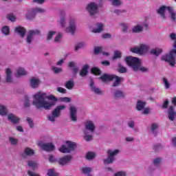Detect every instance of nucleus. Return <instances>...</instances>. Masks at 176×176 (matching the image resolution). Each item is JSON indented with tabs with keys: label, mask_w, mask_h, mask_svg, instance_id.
Segmentation results:
<instances>
[{
	"label": "nucleus",
	"mask_w": 176,
	"mask_h": 176,
	"mask_svg": "<svg viewBox=\"0 0 176 176\" xmlns=\"http://www.w3.org/2000/svg\"><path fill=\"white\" fill-rule=\"evenodd\" d=\"M33 98L32 104L36 109H45V111H50L56 105V102L58 101L54 95H47L43 92H37Z\"/></svg>",
	"instance_id": "nucleus-1"
},
{
	"label": "nucleus",
	"mask_w": 176,
	"mask_h": 176,
	"mask_svg": "<svg viewBox=\"0 0 176 176\" xmlns=\"http://www.w3.org/2000/svg\"><path fill=\"white\" fill-rule=\"evenodd\" d=\"M126 64L132 68L135 72L141 71V72H148L149 69L148 67L141 66V60L138 58L133 56H126L124 58Z\"/></svg>",
	"instance_id": "nucleus-2"
},
{
	"label": "nucleus",
	"mask_w": 176,
	"mask_h": 176,
	"mask_svg": "<svg viewBox=\"0 0 176 176\" xmlns=\"http://www.w3.org/2000/svg\"><path fill=\"white\" fill-rule=\"evenodd\" d=\"M157 13L160 15L162 19H166L167 16L170 14L171 19L173 21L176 20V12L171 7L163 6L157 10Z\"/></svg>",
	"instance_id": "nucleus-3"
},
{
	"label": "nucleus",
	"mask_w": 176,
	"mask_h": 176,
	"mask_svg": "<svg viewBox=\"0 0 176 176\" xmlns=\"http://www.w3.org/2000/svg\"><path fill=\"white\" fill-rule=\"evenodd\" d=\"M96 131V124L92 121H87L85 123V130L84 133V140L87 142L93 140V134Z\"/></svg>",
	"instance_id": "nucleus-4"
},
{
	"label": "nucleus",
	"mask_w": 176,
	"mask_h": 176,
	"mask_svg": "<svg viewBox=\"0 0 176 176\" xmlns=\"http://www.w3.org/2000/svg\"><path fill=\"white\" fill-rule=\"evenodd\" d=\"M102 82H108L109 80H114L113 83V87H116L120 85L122 82V78L115 76L113 74H103L99 78Z\"/></svg>",
	"instance_id": "nucleus-5"
},
{
	"label": "nucleus",
	"mask_w": 176,
	"mask_h": 176,
	"mask_svg": "<svg viewBox=\"0 0 176 176\" xmlns=\"http://www.w3.org/2000/svg\"><path fill=\"white\" fill-rule=\"evenodd\" d=\"M67 108L65 105H59L57 106L52 111V113L47 116V120L52 123L56 122V120L58 118H60V115H61V111H64Z\"/></svg>",
	"instance_id": "nucleus-6"
},
{
	"label": "nucleus",
	"mask_w": 176,
	"mask_h": 176,
	"mask_svg": "<svg viewBox=\"0 0 176 176\" xmlns=\"http://www.w3.org/2000/svg\"><path fill=\"white\" fill-rule=\"evenodd\" d=\"M176 50H172L168 54L162 56V61L169 63L170 67H175Z\"/></svg>",
	"instance_id": "nucleus-7"
},
{
	"label": "nucleus",
	"mask_w": 176,
	"mask_h": 176,
	"mask_svg": "<svg viewBox=\"0 0 176 176\" xmlns=\"http://www.w3.org/2000/svg\"><path fill=\"white\" fill-rule=\"evenodd\" d=\"M66 145L63 144L59 148V152L61 153H70L72 151H74L76 148V143L71 141H66Z\"/></svg>",
	"instance_id": "nucleus-8"
},
{
	"label": "nucleus",
	"mask_w": 176,
	"mask_h": 176,
	"mask_svg": "<svg viewBox=\"0 0 176 176\" xmlns=\"http://www.w3.org/2000/svg\"><path fill=\"white\" fill-rule=\"evenodd\" d=\"M76 19L70 17L68 21V26L65 28V32L71 35H75L76 32Z\"/></svg>",
	"instance_id": "nucleus-9"
},
{
	"label": "nucleus",
	"mask_w": 176,
	"mask_h": 176,
	"mask_svg": "<svg viewBox=\"0 0 176 176\" xmlns=\"http://www.w3.org/2000/svg\"><path fill=\"white\" fill-rule=\"evenodd\" d=\"M120 153V150H109L107 151L108 157L104 160V164H111L115 162V156Z\"/></svg>",
	"instance_id": "nucleus-10"
},
{
	"label": "nucleus",
	"mask_w": 176,
	"mask_h": 176,
	"mask_svg": "<svg viewBox=\"0 0 176 176\" xmlns=\"http://www.w3.org/2000/svg\"><path fill=\"white\" fill-rule=\"evenodd\" d=\"M149 47L145 44H141L139 47H131V52L132 53H136V54H145L148 52Z\"/></svg>",
	"instance_id": "nucleus-11"
},
{
	"label": "nucleus",
	"mask_w": 176,
	"mask_h": 176,
	"mask_svg": "<svg viewBox=\"0 0 176 176\" xmlns=\"http://www.w3.org/2000/svg\"><path fill=\"white\" fill-rule=\"evenodd\" d=\"M36 35H41V31L38 30H29L26 35V43L31 45L34 42V37Z\"/></svg>",
	"instance_id": "nucleus-12"
},
{
	"label": "nucleus",
	"mask_w": 176,
	"mask_h": 176,
	"mask_svg": "<svg viewBox=\"0 0 176 176\" xmlns=\"http://www.w3.org/2000/svg\"><path fill=\"white\" fill-rule=\"evenodd\" d=\"M144 28H148V23L146 21L142 22L141 23L135 25L132 28L131 32H133V34H140V32L144 31Z\"/></svg>",
	"instance_id": "nucleus-13"
},
{
	"label": "nucleus",
	"mask_w": 176,
	"mask_h": 176,
	"mask_svg": "<svg viewBox=\"0 0 176 176\" xmlns=\"http://www.w3.org/2000/svg\"><path fill=\"white\" fill-rule=\"evenodd\" d=\"M87 11L90 14V16H94L97 14L98 12V5L95 3H90L87 6Z\"/></svg>",
	"instance_id": "nucleus-14"
},
{
	"label": "nucleus",
	"mask_w": 176,
	"mask_h": 176,
	"mask_svg": "<svg viewBox=\"0 0 176 176\" xmlns=\"http://www.w3.org/2000/svg\"><path fill=\"white\" fill-rule=\"evenodd\" d=\"M38 145L40 148H42L46 152H52L55 149L54 144L52 143H39Z\"/></svg>",
	"instance_id": "nucleus-15"
},
{
	"label": "nucleus",
	"mask_w": 176,
	"mask_h": 176,
	"mask_svg": "<svg viewBox=\"0 0 176 176\" xmlns=\"http://www.w3.org/2000/svg\"><path fill=\"white\" fill-rule=\"evenodd\" d=\"M69 112H70V119L72 122H76L78 120L77 113H78V109L74 106H70L69 108Z\"/></svg>",
	"instance_id": "nucleus-16"
},
{
	"label": "nucleus",
	"mask_w": 176,
	"mask_h": 176,
	"mask_svg": "<svg viewBox=\"0 0 176 176\" xmlns=\"http://www.w3.org/2000/svg\"><path fill=\"white\" fill-rule=\"evenodd\" d=\"M71 160H72V156L65 155L58 160V163L60 166H65V164H68Z\"/></svg>",
	"instance_id": "nucleus-17"
},
{
	"label": "nucleus",
	"mask_w": 176,
	"mask_h": 176,
	"mask_svg": "<svg viewBox=\"0 0 176 176\" xmlns=\"http://www.w3.org/2000/svg\"><path fill=\"white\" fill-rule=\"evenodd\" d=\"M113 97L116 100H119V98H124L126 97V94L120 89H116L113 92Z\"/></svg>",
	"instance_id": "nucleus-18"
},
{
	"label": "nucleus",
	"mask_w": 176,
	"mask_h": 176,
	"mask_svg": "<svg viewBox=\"0 0 176 176\" xmlns=\"http://www.w3.org/2000/svg\"><path fill=\"white\" fill-rule=\"evenodd\" d=\"M33 155H35V152L34 151V149L27 147L24 150V153L21 154L22 157L23 159H25L27 156H33Z\"/></svg>",
	"instance_id": "nucleus-19"
},
{
	"label": "nucleus",
	"mask_w": 176,
	"mask_h": 176,
	"mask_svg": "<svg viewBox=\"0 0 176 176\" xmlns=\"http://www.w3.org/2000/svg\"><path fill=\"white\" fill-rule=\"evenodd\" d=\"M8 119L11 123H13V124H17L20 122V118L13 113H10L8 116Z\"/></svg>",
	"instance_id": "nucleus-20"
},
{
	"label": "nucleus",
	"mask_w": 176,
	"mask_h": 176,
	"mask_svg": "<svg viewBox=\"0 0 176 176\" xmlns=\"http://www.w3.org/2000/svg\"><path fill=\"white\" fill-rule=\"evenodd\" d=\"M40 83L41 80L38 78L32 77L30 80V86L32 89H36Z\"/></svg>",
	"instance_id": "nucleus-21"
},
{
	"label": "nucleus",
	"mask_w": 176,
	"mask_h": 176,
	"mask_svg": "<svg viewBox=\"0 0 176 176\" xmlns=\"http://www.w3.org/2000/svg\"><path fill=\"white\" fill-rule=\"evenodd\" d=\"M168 118L169 120H171L172 122L175 118V111H174V107L173 106H170L168 110Z\"/></svg>",
	"instance_id": "nucleus-22"
},
{
	"label": "nucleus",
	"mask_w": 176,
	"mask_h": 176,
	"mask_svg": "<svg viewBox=\"0 0 176 176\" xmlns=\"http://www.w3.org/2000/svg\"><path fill=\"white\" fill-rule=\"evenodd\" d=\"M68 67L72 68L74 76H76V74H78V71H79V67L76 65V63L74 61L69 62Z\"/></svg>",
	"instance_id": "nucleus-23"
},
{
	"label": "nucleus",
	"mask_w": 176,
	"mask_h": 176,
	"mask_svg": "<svg viewBox=\"0 0 176 176\" xmlns=\"http://www.w3.org/2000/svg\"><path fill=\"white\" fill-rule=\"evenodd\" d=\"M65 12H60V18L59 20V24L62 28H65L67 27V21L65 20Z\"/></svg>",
	"instance_id": "nucleus-24"
},
{
	"label": "nucleus",
	"mask_w": 176,
	"mask_h": 176,
	"mask_svg": "<svg viewBox=\"0 0 176 176\" xmlns=\"http://www.w3.org/2000/svg\"><path fill=\"white\" fill-rule=\"evenodd\" d=\"M90 87L91 91L95 93V94H101L102 93V91L100 90L98 87L94 86V82H93V80H91Z\"/></svg>",
	"instance_id": "nucleus-25"
},
{
	"label": "nucleus",
	"mask_w": 176,
	"mask_h": 176,
	"mask_svg": "<svg viewBox=\"0 0 176 176\" xmlns=\"http://www.w3.org/2000/svg\"><path fill=\"white\" fill-rule=\"evenodd\" d=\"M96 28L94 29L92 32L94 34H100V32H102L104 31V24L101 23H96Z\"/></svg>",
	"instance_id": "nucleus-26"
},
{
	"label": "nucleus",
	"mask_w": 176,
	"mask_h": 176,
	"mask_svg": "<svg viewBox=\"0 0 176 176\" xmlns=\"http://www.w3.org/2000/svg\"><path fill=\"white\" fill-rule=\"evenodd\" d=\"M6 82L8 83H12L13 82V78L12 77V70L7 69L6 71Z\"/></svg>",
	"instance_id": "nucleus-27"
},
{
	"label": "nucleus",
	"mask_w": 176,
	"mask_h": 176,
	"mask_svg": "<svg viewBox=\"0 0 176 176\" xmlns=\"http://www.w3.org/2000/svg\"><path fill=\"white\" fill-rule=\"evenodd\" d=\"M74 86L75 81H74V79H71L68 81H66L65 83V87H66V89H68L69 90H72Z\"/></svg>",
	"instance_id": "nucleus-28"
},
{
	"label": "nucleus",
	"mask_w": 176,
	"mask_h": 176,
	"mask_svg": "<svg viewBox=\"0 0 176 176\" xmlns=\"http://www.w3.org/2000/svg\"><path fill=\"white\" fill-rule=\"evenodd\" d=\"M24 75H27V71H25V69H24V68L23 67H19L16 69L15 76H16V78H19V76H24Z\"/></svg>",
	"instance_id": "nucleus-29"
},
{
	"label": "nucleus",
	"mask_w": 176,
	"mask_h": 176,
	"mask_svg": "<svg viewBox=\"0 0 176 176\" xmlns=\"http://www.w3.org/2000/svg\"><path fill=\"white\" fill-rule=\"evenodd\" d=\"M15 32L20 35L21 38H24L25 35V29L23 27H17L15 28Z\"/></svg>",
	"instance_id": "nucleus-30"
},
{
	"label": "nucleus",
	"mask_w": 176,
	"mask_h": 176,
	"mask_svg": "<svg viewBox=\"0 0 176 176\" xmlns=\"http://www.w3.org/2000/svg\"><path fill=\"white\" fill-rule=\"evenodd\" d=\"M90 67V66H89V65H85L81 71L80 72V76L83 77V76H86V75H87L88 72H89V68Z\"/></svg>",
	"instance_id": "nucleus-31"
},
{
	"label": "nucleus",
	"mask_w": 176,
	"mask_h": 176,
	"mask_svg": "<svg viewBox=\"0 0 176 176\" xmlns=\"http://www.w3.org/2000/svg\"><path fill=\"white\" fill-rule=\"evenodd\" d=\"M145 105L146 103L145 102H142V100H138L136 104V109L138 111H142L145 108Z\"/></svg>",
	"instance_id": "nucleus-32"
},
{
	"label": "nucleus",
	"mask_w": 176,
	"mask_h": 176,
	"mask_svg": "<svg viewBox=\"0 0 176 176\" xmlns=\"http://www.w3.org/2000/svg\"><path fill=\"white\" fill-rule=\"evenodd\" d=\"M8 141L12 146H16L19 145V139L15 138L14 137H10L8 138Z\"/></svg>",
	"instance_id": "nucleus-33"
},
{
	"label": "nucleus",
	"mask_w": 176,
	"mask_h": 176,
	"mask_svg": "<svg viewBox=\"0 0 176 176\" xmlns=\"http://www.w3.org/2000/svg\"><path fill=\"white\" fill-rule=\"evenodd\" d=\"M100 53H102L104 56H109V53L102 52V47H96L94 48V54H100Z\"/></svg>",
	"instance_id": "nucleus-34"
},
{
	"label": "nucleus",
	"mask_w": 176,
	"mask_h": 176,
	"mask_svg": "<svg viewBox=\"0 0 176 176\" xmlns=\"http://www.w3.org/2000/svg\"><path fill=\"white\" fill-rule=\"evenodd\" d=\"M35 15L36 14L34 12V10L32 9L31 10H29L26 14V19H28V20H32V19L35 17Z\"/></svg>",
	"instance_id": "nucleus-35"
},
{
	"label": "nucleus",
	"mask_w": 176,
	"mask_h": 176,
	"mask_svg": "<svg viewBox=\"0 0 176 176\" xmlns=\"http://www.w3.org/2000/svg\"><path fill=\"white\" fill-rule=\"evenodd\" d=\"M0 115L1 116H6V115H8V108L2 104H0Z\"/></svg>",
	"instance_id": "nucleus-36"
},
{
	"label": "nucleus",
	"mask_w": 176,
	"mask_h": 176,
	"mask_svg": "<svg viewBox=\"0 0 176 176\" xmlns=\"http://www.w3.org/2000/svg\"><path fill=\"white\" fill-rule=\"evenodd\" d=\"M118 72H120V74H126V72H127V68L123 66L121 63H118Z\"/></svg>",
	"instance_id": "nucleus-37"
},
{
	"label": "nucleus",
	"mask_w": 176,
	"mask_h": 176,
	"mask_svg": "<svg viewBox=\"0 0 176 176\" xmlns=\"http://www.w3.org/2000/svg\"><path fill=\"white\" fill-rule=\"evenodd\" d=\"M28 166L32 168V170H36L38 168V164L34 161H28Z\"/></svg>",
	"instance_id": "nucleus-38"
},
{
	"label": "nucleus",
	"mask_w": 176,
	"mask_h": 176,
	"mask_svg": "<svg viewBox=\"0 0 176 176\" xmlns=\"http://www.w3.org/2000/svg\"><path fill=\"white\" fill-rule=\"evenodd\" d=\"M157 130H159V125L157 124H152L151 131L154 135H157Z\"/></svg>",
	"instance_id": "nucleus-39"
},
{
	"label": "nucleus",
	"mask_w": 176,
	"mask_h": 176,
	"mask_svg": "<svg viewBox=\"0 0 176 176\" xmlns=\"http://www.w3.org/2000/svg\"><path fill=\"white\" fill-rule=\"evenodd\" d=\"M47 175H48V176H59L58 173H57V172H56V170H54V168L48 169Z\"/></svg>",
	"instance_id": "nucleus-40"
},
{
	"label": "nucleus",
	"mask_w": 176,
	"mask_h": 176,
	"mask_svg": "<svg viewBox=\"0 0 176 176\" xmlns=\"http://www.w3.org/2000/svg\"><path fill=\"white\" fill-rule=\"evenodd\" d=\"M162 52V50L160 48H155L153 49L151 51V54H153L154 56H159Z\"/></svg>",
	"instance_id": "nucleus-41"
},
{
	"label": "nucleus",
	"mask_w": 176,
	"mask_h": 176,
	"mask_svg": "<svg viewBox=\"0 0 176 176\" xmlns=\"http://www.w3.org/2000/svg\"><path fill=\"white\" fill-rule=\"evenodd\" d=\"M1 32L4 35H9V34L10 32V29L9 28L8 26H4L1 29Z\"/></svg>",
	"instance_id": "nucleus-42"
},
{
	"label": "nucleus",
	"mask_w": 176,
	"mask_h": 176,
	"mask_svg": "<svg viewBox=\"0 0 176 176\" xmlns=\"http://www.w3.org/2000/svg\"><path fill=\"white\" fill-rule=\"evenodd\" d=\"M32 10H33V12L36 14V13H45L46 12V10L41 8H35Z\"/></svg>",
	"instance_id": "nucleus-43"
},
{
	"label": "nucleus",
	"mask_w": 176,
	"mask_h": 176,
	"mask_svg": "<svg viewBox=\"0 0 176 176\" xmlns=\"http://www.w3.org/2000/svg\"><path fill=\"white\" fill-rule=\"evenodd\" d=\"M111 2L113 6H120L123 3L122 0H111Z\"/></svg>",
	"instance_id": "nucleus-44"
},
{
	"label": "nucleus",
	"mask_w": 176,
	"mask_h": 176,
	"mask_svg": "<svg viewBox=\"0 0 176 176\" xmlns=\"http://www.w3.org/2000/svg\"><path fill=\"white\" fill-rule=\"evenodd\" d=\"M86 157H87V160H91L94 159V157H96V153H94L93 152H89L87 153Z\"/></svg>",
	"instance_id": "nucleus-45"
},
{
	"label": "nucleus",
	"mask_w": 176,
	"mask_h": 176,
	"mask_svg": "<svg viewBox=\"0 0 176 176\" xmlns=\"http://www.w3.org/2000/svg\"><path fill=\"white\" fill-rule=\"evenodd\" d=\"M91 72L94 75H100L101 74V71L100 70V69H98L97 67H93L91 69Z\"/></svg>",
	"instance_id": "nucleus-46"
},
{
	"label": "nucleus",
	"mask_w": 176,
	"mask_h": 176,
	"mask_svg": "<svg viewBox=\"0 0 176 176\" xmlns=\"http://www.w3.org/2000/svg\"><path fill=\"white\" fill-rule=\"evenodd\" d=\"M116 58H122V52L119 51H115L114 55L113 56V60H116Z\"/></svg>",
	"instance_id": "nucleus-47"
},
{
	"label": "nucleus",
	"mask_w": 176,
	"mask_h": 176,
	"mask_svg": "<svg viewBox=\"0 0 176 176\" xmlns=\"http://www.w3.org/2000/svg\"><path fill=\"white\" fill-rule=\"evenodd\" d=\"M85 46H86V43L84 42L79 43L75 46V51L78 52L79 49H82V47H85Z\"/></svg>",
	"instance_id": "nucleus-48"
},
{
	"label": "nucleus",
	"mask_w": 176,
	"mask_h": 176,
	"mask_svg": "<svg viewBox=\"0 0 176 176\" xmlns=\"http://www.w3.org/2000/svg\"><path fill=\"white\" fill-rule=\"evenodd\" d=\"M120 26L122 27V30L123 31V32H127V31L129 30V24L127 23H120Z\"/></svg>",
	"instance_id": "nucleus-49"
},
{
	"label": "nucleus",
	"mask_w": 176,
	"mask_h": 176,
	"mask_svg": "<svg viewBox=\"0 0 176 176\" xmlns=\"http://www.w3.org/2000/svg\"><path fill=\"white\" fill-rule=\"evenodd\" d=\"M113 13H115V14H117V16H120L122 13H126V10L116 9L113 10Z\"/></svg>",
	"instance_id": "nucleus-50"
},
{
	"label": "nucleus",
	"mask_w": 176,
	"mask_h": 176,
	"mask_svg": "<svg viewBox=\"0 0 176 176\" xmlns=\"http://www.w3.org/2000/svg\"><path fill=\"white\" fill-rule=\"evenodd\" d=\"M55 34H56V32L54 31L49 32L47 37V41H50L53 39V36H54Z\"/></svg>",
	"instance_id": "nucleus-51"
},
{
	"label": "nucleus",
	"mask_w": 176,
	"mask_h": 176,
	"mask_svg": "<svg viewBox=\"0 0 176 176\" xmlns=\"http://www.w3.org/2000/svg\"><path fill=\"white\" fill-rule=\"evenodd\" d=\"M52 71H54L55 74H60V72H63V69L57 67H52Z\"/></svg>",
	"instance_id": "nucleus-52"
},
{
	"label": "nucleus",
	"mask_w": 176,
	"mask_h": 176,
	"mask_svg": "<svg viewBox=\"0 0 176 176\" xmlns=\"http://www.w3.org/2000/svg\"><path fill=\"white\" fill-rule=\"evenodd\" d=\"M63 34L61 33H58L56 36L54 38V41L56 43L60 42V39H61Z\"/></svg>",
	"instance_id": "nucleus-53"
},
{
	"label": "nucleus",
	"mask_w": 176,
	"mask_h": 176,
	"mask_svg": "<svg viewBox=\"0 0 176 176\" xmlns=\"http://www.w3.org/2000/svg\"><path fill=\"white\" fill-rule=\"evenodd\" d=\"M163 82L164 84L165 89H170V83L168 82V80H167V78H164Z\"/></svg>",
	"instance_id": "nucleus-54"
},
{
	"label": "nucleus",
	"mask_w": 176,
	"mask_h": 176,
	"mask_svg": "<svg viewBox=\"0 0 176 176\" xmlns=\"http://www.w3.org/2000/svg\"><path fill=\"white\" fill-rule=\"evenodd\" d=\"M24 105L27 108L30 107V105H31V103L30 102V98H28L27 96L25 98Z\"/></svg>",
	"instance_id": "nucleus-55"
},
{
	"label": "nucleus",
	"mask_w": 176,
	"mask_h": 176,
	"mask_svg": "<svg viewBox=\"0 0 176 176\" xmlns=\"http://www.w3.org/2000/svg\"><path fill=\"white\" fill-rule=\"evenodd\" d=\"M127 124L130 129H134V127H135V122L133 120L129 121Z\"/></svg>",
	"instance_id": "nucleus-56"
},
{
	"label": "nucleus",
	"mask_w": 176,
	"mask_h": 176,
	"mask_svg": "<svg viewBox=\"0 0 176 176\" xmlns=\"http://www.w3.org/2000/svg\"><path fill=\"white\" fill-rule=\"evenodd\" d=\"M153 163L154 166H159V164L162 163V160L160 158H155V160H153Z\"/></svg>",
	"instance_id": "nucleus-57"
},
{
	"label": "nucleus",
	"mask_w": 176,
	"mask_h": 176,
	"mask_svg": "<svg viewBox=\"0 0 176 176\" xmlns=\"http://www.w3.org/2000/svg\"><path fill=\"white\" fill-rule=\"evenodd\" d=\"M7 19H8V20H10V21H16V16H14L13 14H9L7 16Z\"/></svg>",
	"instance_id": "nucleus-58"
},
{
	"label": "nucleus",
	"mask_w": 176,
	"mask_h": 176,
	"mask_svg": "<svg viewBox=\"0 0 176 176\" xmlns=\"http://www.w3.org/2000/svg\"><path fill=\"white\" fill-rule=\"evenodd\" d=\"M60 101H63V102H71V98L68 97L60 98Z\"/></svg>",
	"instance_id": "nucleus-59"
},
{
	"label": "nucleus",
	"mask_w": 176,
	"mask_h": 176,
	"mask_svg": "<svg viewBox=\"0 0 176 176\" xmlns=\"http://www.w3.org/2000/svg\"><path fill=\"white\" fill-rule=\"evenodd\" d=\"M27 122H28L30 128L34 127V122H32V120L31 119V118H27Z\"/></svg>",
	"instance_id": "nucleus-60"
},
{
	"label": "nucleus",
	"mask_w": 176,
	"mask_h": 176,
	"mask_svg": "<svg viewBox=\"0 0 176 176\" xmlns=\"http://www.w3.org/2000/svg\"><path fill=\"white\" fill-rule=\"evenodd\" d=\"M114 176H126V172L119 171L114 174Z\"/></svg>",
	"instance_id": "nucleus-61"
},
{
	"label": "nucleus",
	"mask_w": 176,
	"mask_h": 176,
	"mask_svg": "<svg viewBox=\"0 0 176 176\" xmlns=\"http://www.w3.org/2000/svg\"><path fill=\"white\" fill-rule=\"evenodd\" d=\"M57 91H58L59 93H63V94H65V93H67V89H65L63 87H58L57 88Z\"/></svg>",
	"instance_id": "nucleus-62"
},
{
	"label": "nucleus",
	"mask_w": 176,
	"mask_h": 176,
	"mask_svg": "<svg viewBox=\"0 0 176 176\" xmlns=\"http://www.w3.org/2000/svg\"><path fill=\"white\" fill-rule=\"evenodd\" d=\"M168 107V100H166L163 104V105L162 106V108H163L164 109H167Z\"/></svg>",
	"instance_id": "nucleus-63"
},
{
	"label": "nucleus",
	"mask_w": 176,
	"mask_h": 176,
	"mask_svg": "<svg viewBox=\"0 0 176 176\" xmlns=\"http://www.w3.org/2000/svg\"><path fill=\"white\" fill-rule=\"evenodd\" d=\"M170 38L172 41H175H175H176V34L175 33L170 34Z\"/></svg>",
	"instance_id": "nucleus-64"
}]
</instances>
